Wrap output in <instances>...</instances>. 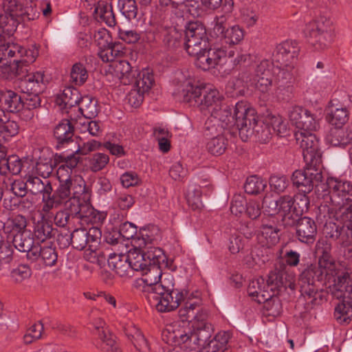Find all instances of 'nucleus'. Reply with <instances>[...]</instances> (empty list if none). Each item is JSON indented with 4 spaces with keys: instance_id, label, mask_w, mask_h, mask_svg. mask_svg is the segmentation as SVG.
Here are the masks:
<instances>
[{
    "instance_id": "49",
    "label": "nucleus",
    "mask_w": 352,
    "mask_h": 352,
    "mask_svg": "<svg viewBox=\"0 0 352 352\" xmlns=\"http://www.w3.org/2000/svg\"><path fill=\"white\" fill-rule=\"evenodd\" d=\"M266 186V181L256 175H252L247 178L244 184V190L248 194L258 195L263 192Z\"/></svg>"
},
{
    "instance_id": "12",
    "label": "nucleus",
    "mask_w": 352,
    "mask_h": 352,
    "mask_svg": "<svg viewBox=\"0 0 352 352\" xmlns=\"http://www.w3.org/2000/svg\"><path fill=\"white\" fill-rule=\"evenodd\" d=\"M295 138L302 151L305 163L318 166L322 164V154L319 148V140L311 131H296Z\"/></svg>"
},
{
    "instance_id": "48",
    "label": "nucleus",
    "mask_w": 352,
    "mask_h": 352,
    "mask_svg": "<svg viewBox=\"0 0 352 352\" xmlns=\"http://www.w3.org/2000/svg\"><path fill=\"white\" fill-rule=\"evenodd\" d=\"M254 127L255 133L253 137H255L258 141L262 143H265L269 141L272 137V129L268 118H266L265 121L257 118Z\"/></svg>"
},
{
    "instance_id": "35",
    "label": "nucleus",
    "mask_w": 352,
    "mask_h": 352,
    "mask_svg": "<svg viewBox=\"0 0 352 352\" xmlns=\"http://www.w3.org/2000/svg\"><path fill=\"white\" fill-rule=\"evenodd\" d=\"M1 107L11 113H16L24 107L21 96L12 90H4Z\"/></svg>"
},
{
    "instance_id": "5",
    "label": "nucleus",
    "mask_w": 352,
    "mask_h": 352,
    "mask_svg": "<svg viewBox=\"0 0 352 352\" xmlns=\"http://www.w3.org/2000/svg\"><path fill=\"white\" fill-rule=\"evenodd\" d=\"M213 328L210 323H199L195 324L194 332L178 330L175 338L182 344L185 349H190L192 352H208L209 345Z\"/></svg>"
},
{
    "instance_id": "34",
    "label": "nucleus",
    "mask_w": 352,
    "mask_h": 352,
    "mask_svg": "<svg viewBox=\"0 0 352 352\" xmlns=\"http://www.w3.org/2000/svg\"><path fill=\"white\" fill-rule=\"evenodd\" d=\"M210 116L219 121V123L226 129L234 130L235 116L234 111L232 113L231 107L223 103L217 109L213 110Z\"/></svg>"
},
{
    "instance_id": "8",
    "label": "nucleus",
    "mask_w": 352,
    "mask_h": 352,
    "mask_svg": "<svg viewBox=\"0 0 352 352\" xmlns=\"http://www.w3.org/2000/svg\"><path fill=\"white\" fill-rule=\"evenodd\" d=\"M306 31L314 40L316 48L324 50L329 47L333 39V23L326 16H319L306 25Z\"/></svg>"
},
{
    "instance_id": "37",
    "label": "nucleus",
    "mask_w": 352,
    "mask_h": 352,
    "mask_svg": "<svg viewBox=\"0 0 352 352\" xmlns=\"http://www.w3.org/2000/svg\"><path fill=\"white\" fill-rule=\"evenodd\" d=\"M351 131L342 127L336 126L331 129L327 136V141L333 146H344L350 142V140L351 141Z\"/></svg>"
},
{
    "instance_id": "43",
    "label": "nucleus",
    "mask_w": 352,
    "mask_h": 352,
    "mask_svg": "<svg viewBox=\"0 0 352 352\" xmlns=\"http://www.w3.org/2000/svg\"><path fill=\"white\" fill-rule=\"evenodd\" d=\"M23 164L21 160L16 155H10L0 162V173L6 175L10 173L18 175L21 171Z\"/></svg>"
},
{
    "instance_id": "50",
    "label": "nucleus",
    "mask_w": 352,
    "mask_h": 352,
    "mask_svg": "<svg viewBox=\"0 0 352 352\" xmlns=\"http://www.w3.org/2000/svg\"><path fill=\"white\" fill-rule=\"evenodd\" d=\"M13 248L8 241L0 245V274H3L9 269V265L13 260Z\"/></svg>"
},
{
    "instance_id": "58",
    "label": "nucleus",
    "mask_w": 352,
    "mask_h": 352,
    "mask_svg": "<svg viewBox=\"0 0 352 352\" xmlns=\"http://www.w3.org/2000/svg\"><path fill=\"white\" fill-rule=\"evenodd\" d=\"M201 192L199 188L190 186L188 189L186 198L189 207L193 210H200L203 207L201 201Z\"/></svg>"
},
{
    "instance_id": "17",
    "label": "nucleus",
    "mask_w": 352,
    "mask_h": 352,
    "mask_svg": "<svg viewBox=\"0 0 352 352\" xmlns=\"http://www.w3.org/2000/svg\"><path fill=\"white\" fill-rule=\"evenodd\" d=\"M336 216L334 214V208L327 204H321L318 207L317 220L320 223H324L323 232L327 237L333 240H338L340 236L342 222H334Z\"/></svg>"
},
{
    "instance_id": "59",
    "label": "nucleus",
    "mask_w": 352,
    "mask_h": 352,
    "mask_svg": "<svg viewBox=\"0 0 352 352\" xmlns=\"http://www.w3.org/2000/svg\"><path fill=\"white\" fill-rule=\"evenodd\" d=\"M3 207L8 210H14L17 208H28L32 206L31 201L28 199H21L20 197L15 195L6 196L3 200Z\"/></svg>"
},
{
    "instance_id": "41",
    "label": "nucleus",
    "mask_w": 352,
    "mask_h": 352,
    "mask_svg": "<svg viewBox=\"0 0 352 352\" xmlns=\"http://www.w3.org/2000/svg\"><path fill=\"white\" fill-rule=\"evenodd\" d=\"M154 82L153 74L148 69L143 70L141 72L135 74L133 79L134 87L140 91L146 94L151 88Z\"/></svg>"
},
{
    "instance_id": "14",
    "label": "nucleus",
    "mask_w": 352,
    "mask_h": 352,
    "mask_svg": "<svg viewBox=\"0 0 352 352\" xmlns=\"http://www.w3.org/2000/svg\"><path fill=\"white\" fill-rule=\"evenodd\" d=\"M213 34L230 45L239 44L244 38V31L239 25L228 27V17L225 14L217 16L214 20Z\"/></svg>"
},
{
    "instance_id": "53",
    "label": "nucleus",
    "mask_w": 352,
    "mask_h": 352,
    "mask_svg": "<svg viewBox=\"0 0 352 352\" xmlns=\"http://www.w3.org/2000/svg\"><path fill=\"white\" fill-rule=\"evenodd\" d=\"M54 166L51 158L39 157L34 167L35 173L46 179L52 175Z\"/></svg>"
},
{
    "instance_id": "24",
    "label": "nucleus",
    "mask_w": 352,
    "mask_h": 352,
    "mask_svg": "<svg viewBox=\"0 0 352 352\" xmlns=\"http://www.w3.org/2000/svg\"><path fill=\"white\" fill-rule=\"evenodd\" d=\"M47 214L42 212L41 219L34 225V238L38 242L43 243L57 234V230L53 228L52 221L46 218Z\"/></svg>"
},
{
    "instance_id": "6",
    "label": "nucleus",
    "mask_w": 352,
    "mask_h": 352,
    "mask_svg": "<svg viewBox=\"0 0 352 352\" xmlns=\"http://www.w3.org/2000/svg\"><path fill=\"white\" fill-rule=\"evenodd\" d=\"M325 184L326 187L323 188L321 196L327 203L331 204V208L344 206L351 201L352 182L338 178H330Z\"/></svg>"
},
{
    "instance_id": "19",
    "label": "nucleus",
    "mask_w": 352,
    "mask_h": 352,
    "mask_svg": "<svg viewBox=\"0 0 352 352\" xmlns=\"http://www.w3.org/2000/svg\"><path fill=\"white\" fill-rule=\"evenodd\" d=\"M267 288L270 289L272 294L278 295L282 288L289 287L294 289L295 284L294 276L286 271L285 265H279L270 272L267 280Z\"/></svg>"
},
{
    "instance_id": "4",
    "label": "nucleus",
    "mask_w": 352,
    "mask_h": 352,
    "mask_svg": "<svg viewBox=\"0 0 352 352\" xmlns=\"http://www.w3.org/2000/svg\"><path fill=\"white\" fill-rule=\"evenodd\" d=\"M293 184L299 192L309 193L314 189L320 197L323 188L326 187L322 175V165L306 163L303 169L295 170L292 176Z\"/></svg>"
},
{
    "instance_id": "13",
    "label": "nucleus",
    "mask_w": 352,
    "mask_h": 352,
    "mask_svg": "<svg viewBox=\"0 0 352 352\" xmlns=\"http://www.w3.org/2000/svg\"><path fill=\"white\" fill-rule=\"evenodd\" d=\"M64 182H68L69 194L67 197L60 201L58 206L64 204L65 210L69 212L72 217L78 218L82 203L79 196L85 192V182L82 177H77L66 179Z\"/></svg>"
},
{
    "instance_id": "28",
    "label": "nucleus",
    "mask_w": 352,
    "mask_h": 352,
    "mask_svg": "<svg viewBox=\"0 0 352 352\" xmlns=\"http://www.w3.org/2000/svg\"><path fill=\"white\" fill-rule=\"evenodd\" d=\"M114 75L118 78L124 85H129L133 82L135 74L138 70L133 69L130 63L126 60H117L111 65Z\"/></svg>"
},
{
    "instance_id": "20",
    "label": "nucleus",
    "mask_w": 352,
    "mask_h": 352,
    "mask_svg": "<svg viewBox=\"0 0 352 352\" xmlns=\"http://www.w3.org/2000/svg\"><path fill=\"white\" fill-rule=\"evenodd\" d=\"M3 9V12L22 22L35 20L39 16L36 8L32 5L25 6L18 0H5Z\"/></svg>"
},
{
    "instance_id": "44",
    "label": "nucleus",
    "mask_w": 352,
    "mask_h": 352,
    "mask_svg": "<svg viewBox=\"0 0 352 352\" xmlns=\"http://www.w3.org/2000/svg\"><path fill=\"white\" fill-rule=\"evenodd\" d=\"M118 6L121 13L129 21L141 18L135 0H118Z\"/></svg>"
},
{
    "instance_id": "26",
    "label": "nucleus",
    "mask_w": 352,
    "mask_h": 352,
    "mask_svg": "<svg viewBox=\"0 0 352 352\" xmlns=\"http://www.w3.org/2000/svg\"><path fill=\"white\" fill-rule=\"evenodd\" d=\"M204 94L200 98L198 107L201 111H208L209 113L213 112V110L217 109L223 104V97L217 89H210L206 91L203 88Z\"/></svg>"
},
{
    "instance_id": "56",
    "label": "nucleus",
    "mask_w": 352,
    "mask_h": 352,
    "mask_svg": "<svg viewBox=\"0 0 352 352\" xmlns=\"http://www.w3.org/2000/svg\"><path fill=\"white\" fill-rule=\"evenodd\" d=\"M352 204H344L334 207V214L336 221H340L342 223L352 226Z\"/></svg>"
},
{
    "instance_id": "18",
    "label": "nucleus",
    "mask_w": 352,
    "mask_h": 352,
    "mask_svg": "<svg viewBox=\"0 0 352 352\" xmlns=\"http://www.w3.org/2000/svg\"><path fill=\"white\" fill-rule=\"evenodd\" d=\"M289 120L298 130L297 131H314L319 128L316 118L309 110L301 107H294L289 111Z\"/></svg>"
},
{
    "instance_id": "16",
    "label": "nucleus",
    "mask_w": 352,
    "mask_h": 352,
    "mask_svg": "<svg viewBox=\"0 0 352 352\" xmlns=\"http://www.w3.org/2000/svg\"><path fill=\"white\" fill-rule=\"evenodd\" d=\"M227 51L223 47H214L207 49L195 54L196 56L195 65L204 71L221 65L224 63L227 57Z\"/></svg>"
},
{
    "instance_id": "64",
    "label": "nucleus",
    "mask_w": 352,
    "mask_h": 352,
    "mask_svg": "<svg viewBox=\"0 0 352 352\" xmlns=\"http://www.w3.org/2000/svg\"><path fill=\"white\" fill-rule=\"evenodd\" d=\"M231 338L230 331H220L211 340L208 344V352H216L219 347L224 346Z\"/></svg>"
},
{
    "instance_id": "42",
    "label": "nucleus",
    "mask_w": 352,
    "mask_h": 352,
    "mask_svg": "<svg viewBox=\"0 0 352 352\" xmlns=\"http://www.w3.org/2000/svg\"><path fill=\"white\" fill-rule=\"evenodd\" d=\"M102 47L103 48L100 50L98 55L103 62L113 63V61L116 60V58L123 54L122 45L120 43H109L107 45L104 44Z\"/></svg>"
},
{
    "instance_id": "29",
    "label": "nucleus",
    "mask_w": 352,
    "mask_h": 352,
    "mask_svg": "<svg viewBox=\"0 0 352 352\" xmlns=\"http://www.w3.org/2000/svg\"><path fill=\"white\" fill-rule=\"evenodd\" d=\"M94 334L99 339L96 346L100 348L101 351L104 352H121L113 336L109 331L104 329L102 327H96Z\"/></svg>"
},
{
    "instance_id": "57",
    "label": "nucleus",
    "mask_w": 352,
    "mask_h": 352,
    "mask_svg": "<svg viewBox=\"0 0 352 352\" xmlns=\"http://www.w3.org/2000/svg\"><path fill=\"white\" fill-rule=\"evenodd\" d=\"M109 162V156L102 153H94L88 158L89 168L95 173L102 170Z\"/></svg>"
},
{
    "instance_id": "9",
    "label": "nucleus",
    "mask_w": 352,
    "mask_h": 352,
    "mask_svg": "<svg viewBox=\"0 0 352 352\" xmlns=\"http://www.w3.org/2000/svg\"><path fill=\"white\" fill-rule=\"evenodd\" d=\"M235 122L234 129L238 131L240 138L243 142L251 139L255 133L257 115L254 109L248 107L245 102L241 101L234 107Z\"/></svg>"
},
{
    "instance_id": "11",
    "label": "nucleus",
    "mask_w": 352,
    "mask_h": 352,
    "mask_svg": "<svg viewBox=\"0 0 352 352\" xmlns=\"http://www.w3.org/2000/svg\"><path fill=\"white\" fill-rule=\"evenodd\" d=\"M164 10L157 8V11L152 14L151 24L156 25V29L162 30V43L164 47L168 51H175L181 47L183 42V30H178L174 26H163Z\"/></svg>"
},
{
    "instance_id": "33",
    "label": "nucleus",
    "mask_w": 352,
    "mask_h": 352,
    "mask_svg": "<svg viewBox=\"0 0 352 352\" xmlns=\"http://www.w3.org/2000/svg\"><path fill=\"white\" fill-rule=\"evenodd\" d=\"M126 258H128L127 254H111L107 260L108 265L120 276H126L131 272L130 264Z\"/></svg>"
},
{
    "instance_id": "21",
    "label": "nucleus",
    "mask_w": 352,
    "mask_h": 352,
    "mask_svg": "<svg viewBox=\"0 0 352 352\" xmlns=\"http://www.w3.org/2000/svg\"><path fill=\"white\" fill-rule=\"evenodd\" d=\"M300 47L295 41H286L278 44L274 53L273 59L283 67H293L299 54Z\"/></svg>"
},
{
    "instance_id": "31",
    "label": "nucleus",
    "mask_w": 352,
    "mask_h": 352,
    "mask_svg": "<svg viewBox=\"0 0 352 352\" xmlns=\"http://www.w3.org/2000/svg\"><path fill=\"white\" fill-rule=\"evenodd\" d=\"M248 292L249 295L253 298H256L258 303L266 301L270 297L274 296L272 294L270 289L267 288V283L263 278H258L252 280L248 287Z\"/></svg>"
},
{
    "instance_id": "62",
    "label": "nucleus",
    "mask_w": 352,
    "mask_h": 352,
    "mask_svg": "<svg viewBox=\"0 0 352 352\" xmlns=\"http://www.w3.org/2000/svg\"><path fill=\"white\" fill-rule=\"evenodd\" d=\"M58 261V254L55 248L44 246L41 248V261L46 267L54 266Z\"/></svg>"
},
{
    "instance_id": "60",
    "label": "nucleus",
    "mask_w": 352,
    "mask_h": 352,
    "mask_svg": "<svg viewBox=\"0 0 352 352\" xmlns=\"http://www.w3.org/2000/svg\"><path fill=\"white\" fill-rule=\"evenodd\" d=\"M262 303L264 304V308L268 316L277 317L281 314L283 311L282 303L277 295L272 296Z\"/></svg>"
},
{
    "instance_id": "27",
    "label": "nucleus",
    "mask_w": 352,
    "mask_h": 352,
    "mask_svg": "<svg viewBox=\"0 0 352 352\" xmlns=\"http://www.w3.org/2000/svg\"><path fill=\"white\" fill-rule=\"evenodd\" d=\"M250 81V74L247 71L242 72L237 76H234L229 80L226 87V93L230 97L243 95L245 87Z\"/></svg>"
},
{
    "instance_id": "2",
    "label": "nucleus",
    "mask_w": 352,
    "mask_h": 352,
    "mask_svg": "<svg viewBox=\"0 0 352 352\" xmlns=\"http://www.w3.org/2000/svg\"><path fill=\"white\" fill-rule=\"evenodd\" d=\"M28 190L34 195H42L41 212L48 214L53 208L58 207L60 201L69 194L68 182L60 180V184L54 191L51 182L42 180L39 177L29 175L26 177Z\"/></svg>"
},
{
    "instance_id": "54",
    "label": "nucleus",
    "mask_w": 352,
    "mask_h": 352,
    "mask_svg": "<svg viewBox=\"0 0 352 352\" xmlns=\"http://www.w3.org/2000/svg\"><path fill=\"white\" fill-rule=\"evenodd\" d=\"M327 119L331 124L342 127L349 120L348 111L346 108H337L328 114Z\"/></svg>"
},
{
    "instance_id": "46",
    "label": "nucleus",
    "mask_w": 352,
    "mask_h": 352,
    "mask_svg": "<svg viewBox=\"0 0 352 352\" xmlns=\"http://www.w3.org/2000/svg\"><path fill=\"white\" fill-rule=\"evenodd\" d=\"M22 23L19 19L7 14L4 12L0 13V32L11 36L16 30L18 25Z\"/></svg>"
},
{
    "instance_id": "22",
    "label": "nucleus",
    "mask_w": 352,
    "mask_h": 352,
    "mask_svg": "<svg viewBox=\"0 0 352 352\" xmlns=\"http://www.w3.org/2000/svg\"><path fill=\"white\" fill-rule=\"evenodd\" d=\"M296 234L300 242L307 244L313 243L317 234V226L315 221L307 217H301L296 223Z\"/></svg>"
},
{
    "instance_id": "7",
    "label": "nucleus",
    "mask_w": 352,
    "mask_h": 352,
    "mask_svg": "<svg viewBox=\"0 0 352 352\" xmlns=\"http://www.w3.org/2000/svg\"><path fill=\"white\" fill-rule=\"evenodd\" d=\"M155 294L147 296L151 304L155 306L159 312H169L177 309L182 300H184V294L182 292L174 288V285L169 283L165 287L157 285Z\"/></svg>"
},
{
    "instance_id": "30",
    "label": "nucleus",
    "mask_w": 352,
    "mask_h": 352,
    "mask_svg": "<svg viewBox=\"0 0 352 352\" xmlns=\"http://www.w3.org/2000/svg\"><path fill=\"white\" fill-rule=\"evenodd\" d=\"M93 17L99 23H104L109 27L116 25V19L113 12L112 6L104 1L98 3L92 12Z\"/></svg>"
},
{
    "instance_id": "52",
    "label": "nucleus",
    "mask_w": 352,
    "mask_h": 352,
    "mask_svg": "<svg viewBox=\"0 0 352 352\" xmlns=\"http://www.w3.org/2000/svg\"><path fill=\"white\" fill-rule=\"evenodd\" d=\"M88 72L85 66L81 63H75L70 72V80L78 86H81L87 81Z\"/></svg>"
},
{
    "instance_id": "39",
    "label": "nucleus",
    "mask_w": 352,
    "mask_h": 352,
    "mask_svg": "<svg viewBox=\"0 0 352 352\" xmlns=\"http://www.w3.org/2000/svg\"><path fill=\"white\" fill-rule=\"evenodd\" d=\"M130 269L134 271L144 272L145 268L150 264L148 260H146L144 252L137 249L130 250L127 254Z\"/></svg>"
},
{
    "instance_id": "32",
    "label": "nucleus",
    "mask_w": 352,
    "mask_h": 352,
    "mask_svg": "<svg viewBox=\"0 0 352 352\" xmlns=\"http://www.w3.org/2000/svg\"><path fill=\"white\" fill-rule=\"evenodd\" d=\"M36 58V54L34 52H28L25 56L19 59H14L13 63L8 65L11 72L15 76L20 77L21 80L24 76L29 73L30 64L34 63Z\"/></svg>"
},
{
    "instance_id": "55",
    "label": "nucleus",
    "mask_w": 352,
    "mask_h": 352,
    "mask_svg": "<svg viewBox=\"0 0 352 352\" xmlns=\"http://www.w3.org/2000/svg\"><path fill=\"white\" fill-rule=\"evenodd\" d=\"M225 129L217 120L210 116L205 122L203 133L206 138H211L214 136L222 135Z\"/></svg>"
},
{
    "instance_id": "23",
    "label": "nucleus",
    "mask_w": 352,
    "mask_h": 352,
    "mask_svg": "<svg viewBox=\"0 0 352 352\" xmlns=\"http://www.w3.org/2000/svg\"><path fill=\"white\" fill-rule=\"evenodd\" d=\"M44 73L36 72L24 76L21 80L19 87L25 94L41 93L45 88Z\"/></svg>"
},
{
    "instance_id": "61",
    "label": "nucleus",
    "mask_w": 352,
    "mask_h": 352,
    "mask_svg": "<svg viewBox=\"0 0 352 352\" xmlns=\"http://www.w3.org/2000/svg\"><path fill=\"white\" fill-rule=\"evenodd\" d=\"M294 69V66L291 68L289 67H283V68H279V71L276 77L275 85H279L280 87L288 85H292L294 76L293 72Z\"/></svg>"
},
{
    "instance_id": "3",
    "label": "nucleus",
    "mask_w": 352,
    "mask_h": 352,
    "mask_svg": "<svg viewBox=\"0 0 352 352\" xmlns=\"http://www.w3.org/2000/svg\"><path fill=\"white\" fill-rule=\"evenodd\" d=\"M332 295L341 299L335 309L334 316L340 323H348L352 317V274L347 272L336 273Z\"/></svg>"
},
{
    "instance_id": "25",
    "label": "nucleus",
    "mask_w": 352,
    "mask_h": 352,
    "mask_svg": "<svg viewBox=\"0 0 352 352\" xmlns=\"http://www.w3.org/2000/svg\"><path fill=\"white\" fill-rule=\"evenodd\" d=\"M74 128L69 120H62L54 128V136L57 141L56 148L64 147L65 145L74 142Z\"/></svg>"
},
{
    "instance_id": "15",
    "label": "nucleus",
    "mask_w": 352,
    "mask_h": 352,
    "mask_svg": "<svg viewBox=\"0 0 352 352\" xmlns=\"http://www.w3.org/2000/svg\"><path fill=\"white\" fill-rule=\"evenodd\" d=\"M142 272V277L135 280V287L142 292L147 293L146 297L155 294L157 285L166 286L162 282L159 283L162 275L160 265L153 263L145 268L144 272Z\"/></svg>"
},
{
    "instance_id": "63",
    "label": "nucleus",
    "mask_w": 352,
    "mask_h": 352,
    "mask_svg": "<svg viewBox=\"0 0 352 352\" xmlns=\"http://www.w3.org/2000/svg\"><path fill=\"white\" fill-rule=\"evenodd\" d=\"M273 63L269 60H262L256 67L254 79L261 78H274Z\"/></svg>"
},
{
    "instance_id": "1",
    "label": "nucleus",
    "mask_w": 352,
    "mask_h": 352,
    "mask_svg": "<svg viewBox=\"0 0 352 352\" xmlns=\"http://www.w3.org/2000/svg\"><path fill=\"white\" fill-rule=\"evenodd\" d=\"M330 245L324 241H318L316 252L319 256L318 264H311L305 267L298 278L301 295L312 305L320 304L323 298L322 291L319 292L318 283L331 278L335 270V263L330 254Z\"/></svg>"
},
{
    "instance_id": "47",
    "label": "nucleus",
    "mask_w": 352,
    "mask_h": 352,
    "mask_svg": "<svg viewBox=\"0 0 352 352\" xmlns=\"http://www.w3.org/2000/svg\"><path fill=\"white\" fill-rule=\"evenodd\" d=\"M228 146V140L222 135L210 138L206 148L213 155H221L224 153Z\"/></svg>"
},
{
    "instance_id": "38",
    "label": "nucleus",
    "mask_w": 352,
    "mask_h": 352,
    "mask_svg": "<svg viewBox=\"0 0 352 352\" xmlns=\"http://www.w3.org/2000/svg\"><path fill=\"white\" fill-rule=\"evenodd\" d=\"M82 97L79 91L74 87L64 89L62 94L57 100L59 105H63L65 109H69L80 104Z\"/></svg>"
},
{
    "instance_id": "10",
    "label": "nucleus",
    "mask_w": 352,
    "mask_h": 352,
    "mask_svg": "<svg viewBox=\"0 0 352 352\" xmlns=\"http://www.w3.org/2000/svg\"><path fill=\"white\" fill-rule=\"evenodd\" d=\"M184 32V48L190 56L197 54L207 47L208 37L206 28L201 22H188Z\"/></svg>"
},
{
    "instance_id": "40",
    "label": "nucleus",
    "mask_w": 352,
    "mask_h": 352,
    "mask_svg": "<svg viewBox=\"0 0 352 352\" xmlns=\"http://www.w3.org/2000/svg\"><path fill=\"white\" fill-rule=\"evenodd\" d=\"M19 125L17 122L5 118L0 123V142H8L19 132Z\"/></svg>"
},
{
    "instance_id": "51",
    "label": "nucleus",
    "mask_w": 352,
    "mask_h": 352,
    "mask_svg": "<svg viewBox=\"0 0 352 352\" xmlns=\"http://www.w3.org/2000/svg\"><path fill=\"white\" fill-rule=\"evenodd\" d=\"M80 103L79 110L85 118L91 120L97 116L98 111L95 99L87 96L82 97Z\"/></svg>"
},
{
    "instance_id": "36",
    "label": "nucleus",
    "mask_w": 352,
    "mask_h": 352,
    "mask_svg": "<svg viewBox=\"0 0 352 352\" xmlns=\"http://www.w3.org/2000/svg\"><path fill=\"white\" fill-rule=\"evenodd\" d=\"M178 94L182 97L184 102L198 107L200 98L204 91L203 88L200 86L194 85L188 81L184 85L182 90L181 91H178Z\"/></svg>"
},
{
    "instance_id": "45",
    "label": "nucleus",
    "mask_w": 352,
    "mask_h": 352,
    "mask_svg": "<svg viewBox=\"0 0 352 352\" xmlns=\"http://www.w3.org/2000/svg\"><path fill=\"white\" fill-rule=\"evenodd\" d=\"M34 243V238L26 232H19L14 234L12 243L19 252H25L30 250Z\"/></svg>"
}]
</instances>
